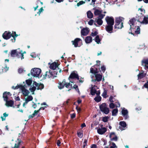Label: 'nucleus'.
<instances>
[{
    "mask_svg": "<svg viewBox=\"0 0 148 148\" xmlns=\"http://www.w3.org/2000/svg\"><path fill=\"white\" fill-rule=\"evenodd\" d=\"M90 93L92 95H95L96 94L97 95H99L100 93L99 90L97 91L96 90L95 86H93L91 88L90 90Z\"/></svg>",
    "mask_w": 148,
    "mask_h": 148,
    "instance_id": "12",
    "label": "nucleus"
},
{
    "mask_svg": "<svg viewBox=\"0 0 148 148\" xmlns=\"http://www.w3.org/2000/svg\"><path fill=\"white\" fill-rule=\"evenodd\" d=\"M61 143V142L59 140H58L56 142V144L58 146H60V144Z\"/></svg>",
    "mask_w": 148,
    "mask_h": 148,
    "instance_id": "56",
    "label": "nucleus"
},
{
    "mask_svg": "<svg viewBox=\"0 0 148 148\" xmlns=\"http://www.w3.org/2000/svg\"><path fill=\"white\" fill-rule=\"evenodd\" d=\"M123 27V23H119L118 25H117L116 24H115V26H114V28L118 29H121Z\"/></svg>",
    "mask_w": 148,
    "mask_h": 148,
    "instance_id": "35",
    "label": "nucleus"
},
{
    "mask_svg": "<svg viewBox=\"0 0 148 148\" xmlns=\"http://www.w3.org/2000/svg\"><path fill=\"white\" fill-rule=\"evenodd\" d=\"M94 21L92 19H91L88 22V24L90 25H92Z\"/></svg>",
    "mask_w": 148,
    "mask_h": 148,
    "instance_id": "53",
    "label": "nucleus"
},
{
    "mask_svg": "<svg viewBox=\"0 0 148 148\" xmlns=\"http://www.w3.org/2000/svg\"><path fill=\"white\" fill-rule=\"evenodd\" d=\"M11 36L13 37V38L11 39L12 42H15L16 38L18 36L16 34V32H13L12 34H11Z\"/></svg>",
    "mask_w": 148,
    "mask_h": 148,
    "instance_id": "26",
    "label": "nucleus"
},
{
    "mask_svg": "<svg viewBox=\"0 0 148 148\" xmlns=\"http://www.w3.org/2000/svg\"><path fill=\"white\" fill-rule=\"evenodd\" d=\"M33 104L32 105V106L34 108H36V104L34 102H33Z\"/></svg>",
    "mask_w": 148,
    "mask_h": 148,
    "instance_id": "61",
    "label": "nucleus"
},
{
    "mask_svg": "<svg viewBox=\"0 0 148 148\" xmlns=\"http://www.w3.org/2000/svg\"><path fill=\"white\" fill-rule=\"evenodd\" d=\"M143 19L141 23L145 24L148 23V17L147 16H144Z\"/></svg>",
    "mask_w": 148,
    "mask_h": 148,
    "instance_id": "28",
    "label": "nucleus"
},
{
    "mask_svg": "<svg viewBox=\"0 0 148 148\" xmlns=\"http://www.w3.org/2000/svg\"><path fill=\"white\" fill-rule=\"evenodd\" d=\"M10 93L9 92H5L3 94V97L4 99V101H6L8 100V95H10Z\"/></svg>",
    "mask_w": 148,
    "mask_h": 148,
    "instance_id": "25",
    "label": "nucleus"
},
{
    "mask_svg": "<svg viewBox=\"0 0 148 148\" xmlns=\"http://www.w3.org/2000/svg\"><path fill=\"white\" fill-rule=\"evenodd\" d=\"M138 79H141L144 77V75L143 73H140L138 75Z\"/></svg>",
    "mask_w": 148,
    "mask_h": 148,
    "instance_id": "44",
    "label": "nucleus"
},
{
    "mask_svg": "<svg viewBox=\"0 0 148 148\" xmlns=\"http://www.w3.org/2000/svg\"><path fill=\"white\" fill-rule=\"evenodd\" d=\"M71 42L75 47H79L82 45V40L80 38H76Z\"/></svg>",
    "mask_w": 148,
    "mask_h": 148,
    "instance_id": "10",
    "label": "nucleus"
},
{
    "mask_svg": "<svg viewBox=\"0 0 148 148\" xmlns=\"http://www.w3.org/2000/svg\"><path fill=\"white\" fill-rule=\"evenodd\" d=\"M12 88L14 89H16L18 88H20L23 94L25 96H27L29 93V90L25 89L26 87L22 85H18L15 87L12 86Z\"/></svg>",
    "mask_w": 148,
    "mask_h": 148,
    "instance_id": "6",
    "label": "nucleus"
},
{
    "mask_svg": "<svg viewBox=\"0 0 148 148\" xmlns=\"http://www.w3.org/2000/svg\"><path fill=\"white\" fill-rule=\"evenodd\" d=\"M85 2L83 1H81L77 3V6H79L80 5L85 3Z\"/></svg>",
    "mask_w": 148,
    "mask_h": 148,
    "instance_id": "43",
    "label": "nucleus"
},
{
    "mask_svg": "<svg viewBox=\"0 0 148 148\" xmlns=\"http://www.w3.org/2000/svg\"><path fill=\"white\" fill-rule=\"evenodd\" d=\"M91 148H97V145H96L93 144L91 146Z\"/></svg>",
    "mask_w": 148,
    "mask_h": 148,
    "instance_id": "59",
    "label": "nucleus"
},
{
    "mask_svg": "<svg viewBox=\"0 0 148 148\" xmlns=\"http://www.w3.org/2000/svg\"><path fill=\"white\" fill-rule=\"evenodd\" d=\"M87 17L88 18H92L93 16V14L90 11H88L87 12Z\"/></svg>",
    "mask_w": 148,
    "mask_h": 148,
    "instance_id": "32",
    "label": "nucleus"
},
{
    "mask_svg": "<svg viewBox=\"0 0 148 148\" xmlns=\"http://www.w3.org/2000/svg\"><path fill=\"white\" fill-rule=\"evenodd\" d=\"M94 100L96 102H99L101 101V97L99 95H97V96L94 98Z\"/></svg>",
    "mask_w": 148,
    "mask_h": 148,
    "instance_id": "36",
    "label": "nucleus"
},
{
    "mask_svg": "<svg viewBox=\"0 0 148 148\" xmlns=\"http://www.w3.org/2000/svg\"><path fill=\"white\" fill-rule=\"evenodd\" d=\"M75 116V113H73L71 114V117L72 118H73Z\"/></svg>",
    "mask_w": 148,
    "mask_h": 148,
    "instance_id": "58",
    "label": "nucleus"
},
{
    "mask_svg": "<svg viewBox=\"0 0 148 148\" xmlns=\"http://www.w3.org/2000/svg\"><path fill=\"white\" fill-rule=\"evenodd\" d=\"M72 85L70 83H66L65 82V86L67 88H71L72 87Z\"/></svg>",
    "mask_w": 148,
    "mask_h": 148,
    "instance_id": "41",
    "label": "nucleus"
},
{
    "mask_svg": "<svg viewBox=\"0 0 148 148\" xmlns=\"http://www.w3.org/2000/svg\"><path fill=\"white\" fill-rule=\"evenodd\" d=\"M118 110L117 109H115L112 111V115L113 116H115L118 113Z\"/></svg>",
    "mask_w": 148,
    "mask_h": 148,
    "instance_id": "37",
    "label": "nucleus"
},
{
    "mask_svg": "<svg viewBox=\"0 0 148 148\" xmlns=\"http://www.w3.org/2000/svg\"><path fill=\"white\" fill-rule=\"evenodd\" d=\"M25 81L26 84H25L24 86H25L27 88H29L31 87V86H32V85H31L32 80L31 79H29L26 80Z\"/></svg>",
    "mask_w": 148,
    "mask_h": 148,
    "instance_id": "15",
    "label": "nucleus"
},
{
    "mask_svg": "<svg viewBox=\"0 0 148 148\" xmlns=\"http://www.w3.org/2000/svg\"><path fill=\"white\" fill-rule=\"evenodd\" d=\"M21 143V142L19 141L17 144H15L14 147L12 148H18L20 147Z\"/></svg>",
    "mask_w": 148,
    "mask_h": 148,
    "instance_id": "39",
    "label": "nucleus"
},
{
    "mask_svg": "<svg viewBox=\"0 0 148 148\" xmlns=\"http://www.w3.org/2000/svg\"><path fill=\"white\" fill-rule=\"evenodd\" d=\"M41 108H40L38 110L34 111V113L33 114V116H35L37 115V114L38 113L39 111L40 110Z\"/></svg>",
    "mask_w": 148,
    "mask_h": 148,
    "instance_id": "48",
    "label": "nucleus"
},
{
    "mask_svg": "<svg viewBox=\"0 0 148 148\" xmlns=\"http://www.w3.org/2000/svg\"><path fill=\"white\" fill-rule=\"evenodd\" d=\"M96 79L98 82H99L101 80L102 76L100 74H96L95 75Z\"/></svg>",
    "mask_w": 148,
    "mask_h": 148,
    "instance_id": "31",
    "label": "nucleus"
},
{
    "mask_svg": "<svg viewBox=\"0 0 148 148\" xmlns=\"http://www.w3.org/2000/svg\"><path fill=\"white\" fill-rule=\"evenodd\" d=\"M138 11H140L141 16H138V17H136V18H134L131 19L129 21L128 23L130 25V30L131 32V33L134 35L139 34L140 33V29L139 27L136 25V22L137 21L141 23L142 21L143 15L145 13V10L141 8L138 9Z\"/></svg>",
    "mask_w": 148,
    "mask_h": 148,
    "instance_id": "1",
    "label": "nucleus"
},
{
    "mask_svg": "<svg viewBox=\"0 0 148 148\" xmlns=\"http://www.w3.org/2000/svg\"><path fill=\"white\" fill-rule=\"evenodd\" d=\"M8 114H7L6 113H5L3 114V116L5 117L8 116Z\"/></svg>",
    "mask_w": 148,
    "mask_h": 148,
    "instance_id": "62",
    "label": "nucleus"
},
{
    "mask_svg": "<svg viewBox=\"0 0 148 148\" xmlns=\"http://www.w3.org/2000/svg\"><path fill=\"white\" fill-rule=\"evenodd\" d=\"M25 71L22 68H20L18 69V72L20 73H23Z\"/></svg>",
    "mask_w": 148,
    "mask_h": 148,
    "instance_id": "47",
    "label": "nucleus"
},
{
    "mask_svg": "<svg viewBox=\"0 0 148 148\" xmlns=\"http://www.w3.org/2000/svg\"><path fill=\"white\" fill-rule=\"evenodd\" d=\"M99 66L98 65H95L90 68V72L94 74L97 73L98 72V69H99Z\"/></svg>",
    "mask_w": 148,
    "mask_h": 148,
    "instance_id": "13",
    "label": "nucleus"
},
{
    "mask_svg": "<svg viewBox=\"0 0 148 148\" xmlns=\"http://www.w3.org/2000/svg\"><path fill=\"white\" fill-rule=\"evenodd\" d=\"M108 117L107 116L103 117V121L104 122H107L108 121Z\"/></svg>",
    "mask_w": 148,
    "mask_h": 148,
    "instance_id": "51",
    "label": "nucleus"
},
{
    "mask_svg": "<svg viewBox=\"0 0 148 148\" xmlns=\"http://www.w3.org/2000/svg\"><path fill=\"white\" fill-rule=\"evenodd\" d=\"M124 18L122 17L116 18L115 20L116 24L118 25L119 23H123Z\"/></svg>",
    "mask_w": 148,
    "mask_h": 148,
    "instance_id": "20",
    "label": "nucleus"
},
{
    "mask_svg": "<svg viewBox=\"0 0 148 148\" xmlns=\"http://www.w3.org/2000/svg\"><path fill=\"white\" fill-rule=\"evenodd\" d=\"M43 10V9L42 7L41 8H40L38 12V14H39V15H40V13L42 12Z\"/></svg>",
    "mask_w": 148,
    "mask_h": 148,
    "instance_id": "54",
    "label": "nucleus"
},
{
    "mask_svg": "<svg viewBox=\"0 0 148 148\" xmlns=\"http://www.w3.org/2000/svg\"><path fill=\"white\" fill-rule=\"evenodd\" d=\"M103 18H99L95 21L99 25H101L103 23V21L101 20Z\"/></svg>",
    "mask_w": 148,
    "mask_h": 148,
    "instance_id": "33",
    "label": "nucleus"
},
{
    "mask_svg": "<svg viewBox=\"0 0 148 148\" xmlns=\"http://www.w3.org/2000/svg\"><path fill=\"white\" fill-rule=\"evenodd\" d=\"M128 113L127 110L125 109V108H123L122 110V114L123 116L124 117L125 119H127L128 117Z\"/></svg>",
    "mask_w": 148,
    "mask_h": 148,
    "instance_id": "16",
    "label": "nucleus"
},
{
    "mask_svg": "<svg viewBox=\"0 0 148 148\" xmlns=\"http://www.w3.org/2000/svg\"><path fill=\"white\" fill-rule=\"evenodd\" d=\"M113 99H114L112 97H110L109 98V100L112 103L110 104L109 105V107L110 108H113L114 107L115 105L113 103L114 102Z\"/></svg>",
    "mask_w": 148,
    "mask_h": 148,
    "instance_id": "23",
    "label": "nucleus"
},
{
    "mask_svg": "<svg viewBox=\"0 0 148 148\" xmlns=\"http://www.w3.org/2000/svg\"><path fill=\"white\" fill-rule=\"evenodd\" d=\"M93 10H94V14L95 15L98 16L99 18H103L105 16V14H101L102 11L100 8H93Z\"/></svg>",
    "mask_w": 148,
    "mask_h": 148,
    "instance_id": "8",
    "label": "nucleus"
},
{
    "mask_svg": "<svg viewBox=\"0 0 148 148\" xmlns=\"http://www.w3.org/2000/svg\"><path fill=\"white\" fill-rule=\"evenodd\" d=\"M110 138L112 141L114 140L116 141L117 140V136L115 135L114 132H111L110 135Z\"/></svg>",
    "mask_w": 148,
    "mask_h": 148,
    "instance_id": "17",
    "label": "nucleus"
},
{
    "mask_svg": "<svg viewBox=\"0 0 148 148\" xmlns=\"http://www.w3.org/2000/svg\"><path fill=\"white\" fill-rule=\"evenodd\" d=\"M6 102L5 105L8 107H12L14 104V102L12 100L5 101Z\"/></svg>",
    "mask_w": 148,
    "mask_h": 148,
    "instance_id": "24",
    "label": "nucleus"
},
{
    "mask_svg": "<svg viewBox=\"0 0 148 148\" xmlns=\"http://www.w3.org/2000/svg\"><path fill=\"white\" fill-rule=\"evenodd\" d=\"M114 105L116 107H119L120 106V104L119 102L115 103Z\"/></svg>",
    "mask_w": 148,
    "mask_h": 148,
    "instance_id": "55",
    "label": "nucleus"
},
{
    "mask_svg": "<svg viewBox=\"0 0 148 148\" xmlns=\"http://www.w3.org/2000/svg\"><path fill=\"white\" fill-rule=\"evenodd\" d=\"M41 70L38 68H34L32 69L31 71L32 75L35 77H40L42 76L41 74Z\"/></svg>",
    "mask_w": 148,
    "mask_h": 148,
    "instance_id": "7",
    "label": "nucleus"
},
{
    "mask_svg": "<svg viewBox=\"0 0 148 148\" xmlns=\"http://www.w3.org/2000/svg\"><path fill=\"white\" fill-rule=\"evenodd\" d=\"M89 32V31L87 28H83L81 31L82 35L84 36L87 35Z\"/></svg>",
    "mask_w": 148,
    "mask_h": 148,
    "instance_id": "22",
    "label": "nucleus"
},
{
    "mask_svg": "<svg viewBox=\"0 0 148 148\" xmlns=\"http://www.w3.org/2000/svg\"><path fill=\"white\" fill-rule=\"evenodd\" d=\"M2 36L4 39L6 40L8 39L11 36V32H5L3 34Z\"/></svg>",
    "mask_w": 148,
    "mask_h": 148,
    "instance_id": "19",
    "label": "nucleus"
},
{
    "mask_svg": "<svg viewBox=\"0 0 148 148\" xmlns=\"http://www.w3.org/2000/svg\"><path fill=\"white\" fill-rule=\"evenodd\" d=\"M107 25L106 26V29L109 33L112 32L113 25L114 24V19L113 17L107 16L105 18Z\"/></svg>",
    "mask_w": 148,
    "mask_h": 148,
    "instance_id": "2",
    "label": "nucleus"
},
{
    "mask_svg": "<svg viewBox=\"0 0 148 148\" xmlns=\"http://www.w3.org/2000/svg\"><path fill=\"white\" fill-rule=\"evenodd\" d=\"M58 3H60L62 2H63L64 1V0H55Z\"/></svg>",
    "mask_w": 148,
    "mask_h": 148,
    "instance_id": "63",
    "label": "nucleus"
},
{
    "mask_svg": "<svg viewBox=\"0 0 148 148\" xmlns=\"http://www.w3.org/2000/svg\"><path fill=\"white\" fill-rule=\"evenodd\" d=\"M87 140H86V139H85L84 141V143H83V147L84 148L85 147V146L87 145Z\"/></svg>",
    "mask_w": 148,
    "mask_h": 148,
    "instance_id": "50",
    "label": "nucleus"
},
{
    "mask_svg": "<svg viewBox=\"0 0 148 148\" xmlns=\"http://www.w3.org/2000/svg\"><path fill=\"white\" fill-rule=\"evenodd\" d=\"M78 136L80 138H82L83 135V133L82 132H77Z\"/></svg>",
    "mask_w": 148,
    "mask_h": 148,
    "instance_id": "45",
    "label": "nucleus"
},
{
    "mask_svg": "<svg viewBox=\"0 0 148 148\" xmlns=\"http://www.w3.org/2000/svg\"><path fill=\"white\" fill-rule=\"evenodd\" d=\"M73 87L74 88H75L76 90L79 93H80V92L79 89L78 88V86L76 85H74L73 86Z\"/></svg>",
    "mask_w": 148,
    "mask_h": 148,
    "instance_id": "46",
    "label": "nucleus"
},
{
    "mask_svg": "<svg viewBox=\"0 0 148 148\" xmlns=\"http://www.w3.org/2000/svg\"><path fill=\"white\" fill-rule=\"evenodd\" d=\"M22 51L21 50L19 49H17L11 51V55L12 57H15L17 56L18 58H19L20 55L21 56V60L24 58V55L22 53Z\"/></svg>",
    "mask_w": 148,
    "mask_h": 148,
    "instance_id": "5",
    "label": "nucleus"
},
{
    "mask_svg": "<svg viewBox=\"0 0 148 148\" xmlns=\"http://www.w3.org/2000/svg\"><path fill=\"white\" fill-rule=\"evenodd\" d=\"M142 64L145 66V67L146 65H148V58L143 60L142 61Z\"/></svg>",
    "mask_w": 148,
    "mask_h": 148,
    "instance_id": "29",
    "label": "nucleus"
},
{
    "mask_svg": "<svg viewBox=\"0 0 148 148\" xmlns=\"http://www.w3.org/2000/svg\"><path fill=\"white\" fill-rule=\"evenodd\" d=\"M95 41L97 43L99 44L100 43L101 40L99 38V36H97L95 37Z\"/></svg>",
    "mask_w": 148,
    "mask_h": 148,
    "instance_id": "38",
    "label": "nucleus"
},
{
    "mask_svg": "<svg viewBox=\"0 0 148 148\" xmlns=\"http://www.w3.org/2000/svg\"><path fill=\"white\" fill-rule=\"evenodd\" d=\"M86 125L85 123H83L82 124L81 126L82 127V128L84 127H86Z\"/></svg>",
    "mask_w": 148,
    "mask_h": 148,
    "instance_id": "64",
    "label": "nucleus"
},
{
    "mask_svg": "<svg viewBox=\"0 0 148 148\" xmlns=\"http://www.w3.org/2000/svg\"><path fill=\"white\" fill-rule=\"evenodd\" d=\"M120 126L119 127V129L121 130H125L126 127V124L124 121H121L119 123Z\"/></svg>",
    "mask_w": 148,
    "mask_h": 148,
    "instance_id": "14",
    "label": "nucleus"
},
{
    "mask_svg": "<svg viewBox=\"0 0 148 148\" xmlns=\"http://www.w3.org/2000/svg\"><path fill=\"white\" fill-rule=\"evenodd\" d=\"M107 129L105 127L99 128L97 130V133L100 134H103L106 131Z\"/></svg>",
    "mask_w": 148,
    "mask_h": 148,
    "instance_id": "21",
    "label": "nucleus"
},
{
    "mask_svg": "<svg viewBox=\"0 0 148 148\" xmlns=\"http://www.w3.org/2000/svg\"><path fill=\"white\" fill-rule=\"evenodd\" d=\"M98 34V33L97 31H95L93 32H92L91 35L92 36H96Z\"/></svg>",
    "mask_w": 148,
    "mask_h": 148,
    "instance_id": "52",
    "label": "nucleus"
},
{
    "mask_svg": "<svg viewBox=\"0 0 148 148\" xmlns=\"http://www.w3.org/2000/svg\"><path fill=\"white\" fill-rule=\"evenodd\" d=\"M101 69L103 72L104 73L106 70V68L105 66H103L101 67Z\"/></svg>",
    "mask_w": 148,
    "mask_h": 148,
    "instance_id": "49",
    "label": "nucleus"
},
{
    "mask_svg": "<svg viewBox=\"0 0 148 148\" xmlns=\"http://www.w3.org/2000/svg\"><path fill=\"white\" fill-rule=\"evenodd\" d=\"M78 80L79 82L82 83L84 82L83 78L80 79L78 76V75L76 71H74L72 72L70 75L69 77V79L71 83H73V79H76Z\"/></svg>",
    "mask_w": 148,
    "mask_h": 148,
    "instance_id": "3",
    "label": "nucleus"
},
{
    "mask_svg": "<svg viewBox=\"0 0 148 148\" xmlns=\"http://www.w3.org/2000/svg\"><path fill=\"white\" fill-rule=\"evenodd\" d=\"M92 38L90 36L86 37L85 39V41L86 43H89L92 42Z\"/></svg>",
    "mask_w": 148,
    "mask_h": 148,
    "instance_id": "27",
    "label": "nucleus"
},
{
    "mask_svg": "<svg viewBox=\"0 0 148 148\" xmlns=\"http://www.w3.org/2000/svg\"><path fill=\"white\" fill-rule=\"evenodd\" d=\"M15 99L16 101H19L20 100V98L18 96L17 97H15Z\"/></svg>",
    "mask_w": 148,
    "mask_h": 148,
    "instance_id": "60",
    "label": "nucleus"
},
{
    "mask_svg": "<svg viewBox=\"0 0 148 148\" xmlns=\"http://www.w3.org/2000/svg\"><path fill=\"white\" fill-rule=\"evenodd\" d=\"M33 99V98L32 96L31 95H29L28 96L27 98H25V101L23 104V106L24 107L26 105L29 101H32Z\"/></svg>",
    "mask_w": 148,
    "mask_h": 148,
    "instance_id": "18",
    "label": "nucleus"
},
{
    "mask_svg": "<svg viewBox=\"0 0 148 148\" xmlns=\"http://www.w3.org/2000/svg\"><path fill=\"white\" fill-rule=\"evenodd\" d=\"M44 85L41 84H38L36 82H34L32 84V86L29 88L31 92H34L37 88L38 90H41L44 88Z\"/></svg>",
    "mask_w": 148,
    "mask_h": 148,
    "instance_id": "4",
    "label": "nucleus"
},
{
    "mask_svg": "<svg viewBox=\"0 0 148 148\" xmlns=\"http://www.w3.org/2000/svg\"><path fill=\"white\" fill-rule=\"evenodd\" d=\"M110 148H117L115 144L114 143H112L110 144Z\"/></svg>",
    "mask_w": 148,
    "mask_h": 148,
    "instance_id": "42",
    "label": "nucleus"
},
{
    "mask_svg": "<svg viewBox=\"0 0 148 148\" xmlns=\"http://www.w3.org/2000/svg\"><path fill=\"white\" fill-rule=\"evenodd\" d=\"M107 91L105 89H104V91L102 93V96L104 98H106L107 97Z\"/></svg>",
    "mask_w": 148,
    "mask_h": 148,
    "instance_id": "40",
    "label": "nucleus"
},
{
    "mask_svg": "<svg viewBox=\"0 0 148 148\" xmlns=\"http://www.w3.org/2000/svg\"><path fill=\"white\" fill-rule=\"evenodd\" d=\"M57 67L56 63V62H53L51 64L50 66V67L51 69L53 70L55 69Z\"/></svg>",
    "mask_w": 148,
    "mask_h": 148,
    "instance_id": "34",
    "label": "nucleus"
},
{
    "mask_svg": "<svg viewBox=\"0 0 148 148\" xmlns=\"http://www.w3.org/2000/svg\"><path fill=\"white\" fill-rule=\"evenodd\" d=\"M57 72L56 71H54V72H52L51 71H47L46 72L45 75L46 77H48L49 78H54L56 77L57 75Z\"/></svg>",
    "mask_w": 148,
    "mask_h": 148,
    "instance_id": "11",
    "label": "nucleus"
},
{
    "mask_svg": "<svg viewBox=\"0 0 148 148\" xmlns=\"http://www.w3.org/2000/svg\"><path fill=\"white\" fill-rule=\"evenodd\" d=\"M99 108L101 111L106 114H108L109 112V109L105 103H103L101 105Z\"/></svg>",
    "mask_w": 148,
    "mask_h": 148,
    "instance_id": "9",
    "label": "nucleus"
},
{
    "mask_svg": "<svg viewBox=\"0 0 148 148\" xmlns=\"http://www.w3.org/2000/svg\"><path fill=\"white\" fill-rule=\"evenodd\" d=\"M65 81L64 80H63L62 82L60 83L59 85L58 86V88L59 89H62L63 88L65 85Z\"/></svg>",
    "mask_w": 148,
    "mask_h": 148,
    "instance_id": "30",
    "label": "nucleus"
},
{
    "mask_svg": "<svg viewBox=\"0 0 148 148\" xmlns=\"http://www.w3.org/2000/svg\"><path fill=\"white\" fill-rule=\"evenodd\" d=\"M76 109H77V112L78 113H79L81 110V108H80L78 107L77 106L76 107Z\"/></svg>",
    "mask_w": 148,
    "mask_h": 148,
    "instance_id": "57",
    "label": "nucleus"
}]
</instances>
